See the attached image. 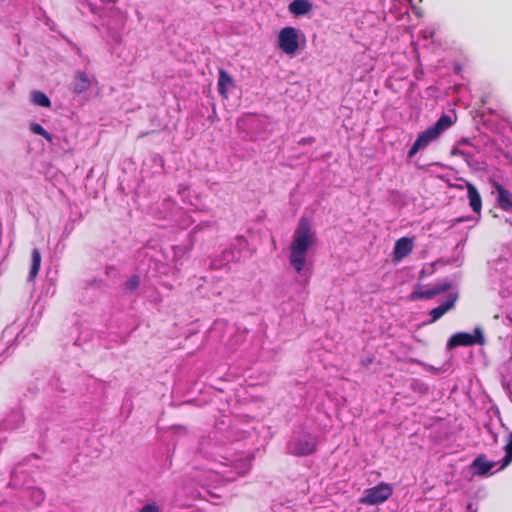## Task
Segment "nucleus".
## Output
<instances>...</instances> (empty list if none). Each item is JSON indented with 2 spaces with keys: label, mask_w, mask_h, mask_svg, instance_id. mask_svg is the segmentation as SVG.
<instances>
[{
  "label": "nucleus",
  "mask_w": 512,
  "mask_h": 512,
  "mask_svg": "<svg viewBox=\"0 0 512 512\" xmlns=\"http://www.w3.org/2000/svg\"><path fill=\"white\" fill-rule=\"evenodd\" d=\"M238 443L226 447L223 435L213 434L200 442V452L211 459L205 468L203 486L218 487L226 482L234 481L238 475L244 474L250 466V460L243 454H236Z\"/></svg>",
  "instance_id": "obj_1"
},
{
  "label": "nucleus",
  "mask_w": 512,
  "mask_h": 512,
  "mask_svg": "<svg viewBox=\"0 0 512 512\" xmlns=\"http://www.w3.org/2000/svg\"><path fill=\"white\" fill-rule=\"evenodd\" d=\"M90 11L99 18L98 29L112 44H119L127 15L115 6L114 0H88Z\"/></svg>",
  "instance_id": "obj_2"
},
{
  "label": "nucleus",
  "mask_w": 512,
  "mask_h": 512,
  "mask_svg": "<svg viewBox=\"0 0 512 512\" xmlns=\"http://www.w3.org/2000/svg\"><path fill=\"white\" fill-rule=\"evenodd\" d=\"M315 239L316 235L310 220L306 217H301L288 247L289 263L300 276L307 274V254L313 246Z\"/></svg>",
  "instance_id": "obj_3"
},
{
  "label": "nucleus",
  "mask_w": 512,
  "mask_h": 512,
  "mask_svg": "<svg viewBox=\"0 0 512 512\" xmlns=\"http://www.w3.org/2000/svg\"><path fill=\"white\" fill-rule=\"evenodd\" d=\"M37 459L38 457L36 455H32L29 459L19 463L11 474L9 485L19 489L23 510L34 508L40 505L45 499L43 490L32 485L34 481L30 478L28 469L26 468L28 461Z\"/></svg>",
  "instance_id": "obj_4"
},
{
  "label": "nucleus",
  "mask_w": 512,
  "mask_h": 512,
  "mask_svg": "<svg viewBox=\"0 0 512 512\" xmlns=\"http://www.w3.org/2000/svg\"><path fill=\"white\" fill-rule=\"evenodd\" d=\"M269 121L265 116L247 114L237 121V130L247 141L265 139L270 131Z\"/></svg>",
  "instance_id": "obj_5"
},
{
  "label": "nucleus",
  "mask_w": 512,
  "mask_h": 512,
  "mask_svg": "<svg viewBox=\"0 0 512 512\" xmlns=\"http://www.w3.org/2000/svg\"><path fill=\"white\" fill-rule=\"evenodd\" d=\"M452 124V117L450 115L443 114L434 125L428 127L417 136L415 142L408 151V158L414 157L418 151L425 149L429 144L436 141L445 130L452 126Z\"/></svg>",
  "instance_id": "obj_6"
},
{
  "label": "nucleus",
  "mask_w": 512,
  "mask_h": 512,
  "mask_svg": "<svg viewBox=\"0 0 512 512\" xmlns=\"http://www.w3.org/2000/svg\"><path fill=\"white\" fill-rule=\"evenodd\" d=\"M158 213L160 218L171 220L181 229H187L196 221L189 212L183 211L171 198L162 201Z\"/></svg>",
  "instance_id": "obj_7"
},
{
  "label": "nucleus",
  "mask_w": 512,
  "mask_h": 512,
  "mask_svg": "<svg viewBox=\"0 0 512 512\" xmlns=\"http://www.w3.org/2000/svg\"><path fill=\"white\" fill-rule=\"evenodd\" d=\"M317 445L318 439L315 435L306 431H299L291 436L287 444V450L295 456H308L316 451Z\"/></svg>",
  "instance_id": "obj_8"
},
{
  "label": "nucleus",
  "mask_w": 512,
  "mask_h": 512,
  "mask_svg": "<svg viewBox=\"0 0 512 512\" xmlns=\"http://www.w3.org/2000/svg\"><path fill=\"white\" fill-rule=\"evenodd\" d=\"M247 246V241L244 237H237L235 242L230 244L229 247L222 250V252L215 256L210 263L211 269L221 270L226 268L232 262H238L242 256V249Z\"/></svg>",
  "instance_id": "obj_9"
},
{
  "label": "nucleus",
  "mask_w": 512,
  "mask_h": 512,
  "mask_svg": "<svg viewBox=\"0 0 512 512\" xmlns=\"http://www.w3.org/2000/svg\"><path fill=\"white\" fill-rule=\"evenodd\" d=\"M393 494V488L390 484L381 482L378 485L368 488L364 491L359 503L373 506L387 501Z\"/></svg>",
  "instance_id": "obj_10"
},
{
  "label": "nucleus",
  "mask_w": 512,
  "mask_h": 512,
  "mask_svg": "<svg viewBox=\"0 0 512 512\" xmlns=\"http://www.w3.org/2000/svg\"><path fill=\"white\" fill-rule=\"evenodd\" d=\"M485 338L480 327H476L473 334L467 332H458L453 334L448 340L447 347L449 349L458 346L483 345Z\"/></svg>",
  "instance_id": "obj_11"
},
{
  "label": "nucleus",
  "mask_w": 512,
  "mask_h": 512,
  "mask_svg": "<svg viewBox=\"0 0 512 512\" xmlns=\"http://www.w3.org/2000/svg\"><path fill=\"white\" fill-rule=\"evenodd\" d=\"M278 46L287 55H294L299 48L298 30L294 27L283 28L278 35Z\"/></svg>",
  "instance_id": "obj_12"
},
{
  "label": "nucleus",
  "mask_w": 512,
  "mask_h": 512,
  "mask_svg": "<svg viewBox=\"0 0 512 512\" xmlns=\"http://www.w3.org/2000/svg\"><path fill=\"white\" fill-rule=\"evenodd\" d=\"M451 288V284L447 281L439 282L431 288L424 289L421 286H417L411 294V299H431L436 295L442 294Z\"/></svg>",
  "instance_id": "obj_13"
},
{
  "label": "nucleus",
  "mask_w": 512,
  "mask_h": 512,
  "mask_svg": "<svg viewBox=\"0 0 512 512\" xmlns=\"http://www.w3.org/2000/svg\"><path fill=\"white\" fill-rule=\"evenodd\" d=\"M91 85L92 79L89 75L85 72L78 71L74 74L69 88L75 94H83L90 89Z\"/></svg>",
  "instance_id": "obj_14"
},
{
  "label": "nucleus",
  "mask_w": 512,
  "mask_h": 512,
  "mask_svg": "<svg viewBox=\"0 0 512 512\" xmlns=\"http://www.w3.org/2000/svg\"><path fill=\"white\" fill-rule=\"evenodd\" d=\"M456 300L457 295L450 293L442 304L433 308L429 312L430 319L427 323H434L439 320L445 313L454 307Z\"/></svg>",
  "instance_id": "obj_15"
},
{
  "label": "nucleus",
  "mask_w": 512,
  "mask_h": 512,
  "mask_svg": "<svg viewBox=\"0 0 512 512\" xmlns=\"http://www.w3.org/2000/svg\"><path fill=\"white\" fill-rule=\"evenodd\" d=\"M413 246L414 244L411 238L402 237L398 239L393 250V260L395 262H400L412 252Z\"/></svg>",
  "instance_id": "obj_16"
},
{
  "label": "nucleus",
  "mask_w": 512,
  "mask_h": 512,
  "mask_svg": "<svg viewBox=\"0 0 512 512\" xmlns=\"http://www.w3.org/2000/svg\"><path fill=\"white\" fill-rule=\"evenodd\" d=\"M24 422V416L21 409L12 410L0 423V433L4 430L18 429Z\"/></svg>",
  "instance_id": "obj_17"
},
{
  "label": "nucleus",
  "mask_w": 512,
  "mask_h": 512,
  "mask_svg": "<svg viewBox=\"0 0 512 512\" xmlns=\"http://www.w3.org/2000/svg\"><path fill=\"white\" fill-rule=\"evenodd\" d=\"M497 191L496 201L498 206L505 212H512V193L500 184L495 185ZM512 225V221H510Z\"/></svg>",
  "instance_id": "obj_18"
},
{
  "label": "nucleus",
  "mask_w": 512,
  "mask_h": 512,
  "mask_svg": "<svg viewBox=\"0 0 512 512\" xmlns=\"http://www.w3.org/2000/svg\"><path fill=\"white\" fill-rule=\"evenodd\" d=\"M499 462L489 461L486 456L481 454L475 458L472 463L474 473L477 475H486L494 469Z\"/></svg>",
  "instance_id": "obj_19"
},
{
  "label": "nucleus",
  "mask_w": 512,
  "mask_h": 512,
  "mask_svg": "<svg viewBox=\"0 0 512 512\" xmlns=\"http://www.w3.org/2000/svg\"><path fill=\"white\" fill-rule=\"evenodd\" d=\"M234 87L233 78L224 70L219 71L218 91L224 98L228 97L229 91Z\"/></svg>",
  "instance_id": "obj_20"
},
{
  "label": "nucleus",
  "mask_w": 512,
  "mask_h": 512,
  "mask_svg": "<svg viewBox=\"0 0 512 512\" xmlns=\"http://www.w3.org/2000/svg\"><path fill=\"white\" fill-rule=\"evenodd\" d=\"M177 193L181 198L183 204H185L186 206L197 207L199 197L196 194H192L189 186L185 184H180L178 186Z\"/></svg>",
  "instance_id": "obj_21"
},
{
  "label": "nucleus",
  "mask_w": 512,
  "mask_h": 512,
  "mask_svg": "<svg viewBox=\"0 0 512 512\" xmlns=\"http://www.w3.org/2000/svg\"><path fill=\"white\" fill-rule=\"evenodd\" d=\"M312 3L309 0H293L289 6V12L295 16H303L312 10Z\"/></svg>",
  "instance_id": "obj_22"
},
{
  "label": "nucleus",
  "mask_w": 512,
  "mask_h": 512,
  "mask_svg": "<svg viewBox=\"0 0 512 512\" xmlns=\"http://www.w3.org/2000/svg\"><path fill=\"white\" fill-rule=\"evenodd\" d=\"M467 196L472 210L475 213H480L482 208L481 197L476 187L471 183H467Z\"/></svg>",
  "instance_id": "obj_23"
},
{
  "label": "nucleus",
  "mask_w": 512,
  "mask_h": 512,
  "mask_svg": "<svg viewBox=\"0 0 512 512\" xmlns=\"http://www.w3.org/2000/svg\"><path fill=\"white\" fill-rule=\"evenodd\" d=\"M165 499L159 497L153 500H147L139 509L138 512H164Z\"/></svg>",
  "instance_id": "obj_24"
},
{
  "label": "nucleus",
  "mask_w": 512,
  "mask_h": 512,
  "mask_svg": "<svg viewBox=\"0 0 512 512\" xmlns=\"http://www.w3.org/2000/svg\"><path fill=\"white\" fill-rule=\"evenodd\" d=\"M41 264V254L37 248H34L31 253V268L28 275V280L32 281L38 274Z\"/></svg>",
  "instance_id": "obj_25"
},
{
  "label": "nucleus",
  "mask_w": 512,
  "mask_h": 512,
  "mask_svg": "<svg viewBox=\"0 0 512 512\" xmlns=\"http://www.w3.org/2000/svg\"><path fill=\"white\" fill-rule=\"evenodd\" d=\"M505 456L500 461L498 470L504 469L512 462V432H508L506 436V444L504 446Z\"/></svg>",
  "instance_id": "obj_26"
},
{
  "label": "nucleus",
  "mask_w": 512,
  "mask_h": 512,
  "mask_svg": "<svg viewBox=\"0 0 512 512\" xmlns=\"http://www.w3.org/2000/svg\"><path fill=\"white\" fill-rule=\"evenodd\" d=\"M31 100L33 104L40 106V107H50L51 101L48 98V96L41 92V91H33L31 93Z\"/></svg>",
  "instance_id": "obj_27"
},
{
  "label": "nucleus",
  "mask_w": 512,
  "mask_h": 512,
  "mask_svg": "<svg viewBox=\"0 0 512 512\" xmlns=\"http://www.w3.org/2000/svg\"><path fill=\"white\" fill-rule=\"evenodd\" d=\"M0 512H24L23 506L16 505L14 501L5 499L0 502Z\"/></svg>",
  "instance_id": "obj_28"
},
{
  "label": "nucleus",
  "mask_w": 512,
  "mask_h": 512,
  "mask_svg": "<svg viewBox=\"0 0 512 512\" xmlns=\"http://www.w3.org/2000/svg\"><path fill=\"white\" fill-rule=\"evenodd\" d=\"M139 286H140V278L138 275H132L124 283V288L128 292L136 291L139 288Z\"/></svg>",
  "instance_id": "obj_29"
},
{
  "label": "nucleus",
  "mask_w": 512,
  "mask_h": 512,
  "mask_svg": "<svg viewBox=\"0 0 512 512\" xmlns=\"http://www.w3.org/2000/svg\"><path fill=\"white\" fill-rule=\"evenodd\" d=\"M30 130L34 134L40 135V136L44 137L46 140H48L49 142H52V139H53L52 135L50 133H48L40 124L31 123Z\"/></svg>",
  "instance_id": "obj_30"
},
{
  "label": "nucleus",
  "mask_w": 512,
  "mask_h": 512,
  "mask_svg": "<svg viewBox=\"0 0 512 512\" xmlns=\"http://www.w3.org/2000/svg\"><path fill=\"white\" fill-rule=\"evenodd\" d=\"M245 331H237V333L231 339V345H236L245 338Z\"/></svg>",
  "instance_id": "obj_31"
},
{
  "label": "nucleus",
  "mask_w": 512,
  "mask_h": 512,
  "mask_svg": "<svg viewBox=\"0 0 512 512\" xmlns=\"http://www.w3.org/2000/svg\"><path fill=\"white\" fill-rule=\"evenodd\" d=\"M421 35L424 39H430L433 37L434 32L430 29H425L421 32Z\"/></svg>",
  "instance_id": "obj_32"
},
{
  "label": "nucleus",
  "mask_w": 512,
  "mask_h": 512,
  "mask_svg": "<svg viewBox=\"0 0 512 512\" xmlns=\"http://www.w3.org/2000/svg\"><path fill=\"white\" fill-rule=\"evenodd\" d=\"M213 223L211 221H206V222H200L197 226H196V229L197 230H202L206 227H209L210 225H212Z\"/></svg>",
  "instance_id": "obj_33"
},
{
  "label": "nucleus",
  "mask_w": 512,
  "mask_h": 512,
  "mask_svg": "<svg viewBox=\"0 0 512 512\" xmlns=\"http://www.w3.org/2000/svg\"><path fill=\"white\" fill-rule=\"evenodd\" d=\"M313 141H314V138H312V137L302 138L299 141V144H302V145L311 144Z\"/></svg>",
  "instance_id": "obj_34"
},
{
  "label": "nucleus",
  "mask_w": 512,
  "mask_h": 512,
  "mask_svg": "<svg viewBox=\"0 0 512 512\" xmlns=\"http://www.w3.org/2000/svg\"><path fill=\"white\" fill-rule=\"evenodd\" d=\"M471 219H472L471 217H462V218H458V219H456V223H460V222L468 221V220H471Z\"/></svg>",
  "instance_id": "obj_35"
}]
</instances>
